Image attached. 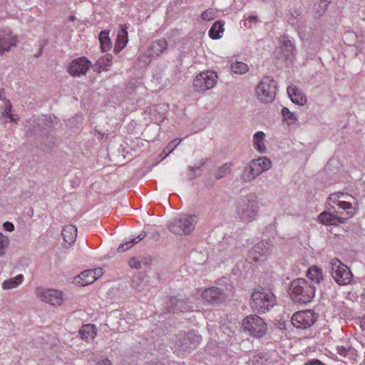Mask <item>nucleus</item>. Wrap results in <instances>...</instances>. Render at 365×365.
<instances>
[{
    "label": "nucleus",
    "instance_id": "f257e3e1",
    "mask_svg": "<svg viewBox=\"0 0 365 365\" xmlns=\"http://www.w3.org/2000/svg\"><path fill=\"white\" fill-rule=\"evenodd\" d=\"M316 287L308 279L298 278L289 284L288 293L291 299L299 304H307L315 296Z\"/></svg>",
    "mask_w": 365,
    "mask_h": 365
},
{
    "label": "nucleus",
    "instance_id": "f03ea898",
    "mask_svg": "<svg viewBox=\"0 0 365 365\" xmlns=\"http://www.w3.org/2000/svg\"><path fill=\"white\" fill-rule=\"evenodd\" d=\"M258 212L257 196L255 193H249L237 200L236 213L241 221L251 222L257 218Z\"/></svg>",
    "mask_w": 365,
    "mask_h": 365
},
{
    "label": "nucleus",
    "instance_id": "7ed1b4c3",
    "mask_svg": "<svg viewBox=\"0 0 365 365\" xmlns=\"http://www.w3.org/2000/svg\"><path fill=\"white\" fill-rule=\"evenodd\" d=\"M272 167L271 160L267 157H259L252 160L245 168L241 175V179L245 182L254 180L262 173Z\"/></svg>",
    "mask_w": 365,
    "mask_h": 365
},
{
    "label": "nucleus",
    "instance_id": "20e7f679",
    "mask_svg": "<svg viewBox=\"0 0 365 365\" xmlns=\"http://www.w3.org/2000/svg\"><path fill=\"white\" fill-rule=\"evenodd\" d=\"M276 304V297L271 292L255 291L250 299V307L254 312L258 314H264L272 308Z\"/></svg>",
    "mask_w": 365,
    "mask_h": 365
},
{
    "label": "nucleus",
    "instance_id": "39448f33",
    "mask_svg": "<svg viewBox=\"0 0 365 365\" xmlns=\"http://www.w3.org/2000/svg\"><path fill=\"white\" fill-rule=\"evenodd\" d=\"M242 332L255 338L264 336L267 331V325L262 318L256 314L247 316L242 320Z\"/></svg>",
    "mask_w": 365,
    "mask_h": 365
},
{
    "label": "nucleus",
    "instance_id": "423d86ee",
    "mask_svg": "<svg viewBox=\"0 0 365 365\" xmlns=\"http://www.w3.org/2000/svg\"><path fill=\"white\" fill-rule=\"evenodd\" d=\"M197 221V217L195 215L182 214L173 219L168 228L175 235H187L195 229Z\"/></svg>",
    "mask_w": 365,
    "mask_h": 365
},
{
    "label": "nucleus",
    "instance_id": "0eeeda50",
    "mask_svg": "<svg viewBox=\"0 0 365 365\" xmlns=\"http://www.w3.org/2000/svg\"><path fill=\"white\" fill-rule=\"evenodd\" d=\"M331 274L335 282L339 285H346L351 282L353 277L349 268L339 259L335 258L329 263Z\"/></svg>",
    "mask_w": 365,
    "mask_h": 365
},
{
    "label": "nucleus",
    "instance_id": "6e6552de",
    "mask_svg": "<svg viewBox=\"0 0 365 365\" xmlns=\"http://www.w3.org/2000/svg\"><path fill=\"white\" fill-rule=\"evenodd\" d=\"M276 90V82L273 78L264 76L256 89L257 98L263 103H270L275 98Z\"/></svg>",
    "mask_w": 365,
    "mask_h": 365
},
{
    "label": "nucleus",
    "instance_id": "1a4fd4ad",
    "mask_svg": "<svg viewBox=\"0 0 365 365\" xmlns=\"http://www.w3.org/2000/svg\"><path fill=\"white\" fill-rule=\"evenodd\" d=\"M217 74L214 71H204L194 79L193 86L197 92H205L212 88L217 83Z\"/></svg>",
    "mask_w": 365,
    "mask_h": 365
},
{
    "label": "nucleus",
    "instance_id": "9d476101",
    "mask_svg": "<svg viewBox=\"0 0 365 365\" xmlns=\"http://www.w3.org/2000/svg\"><path fill=\"white\" fill-rule=\"evenodd\" d=\"M317 317L318 314L312 309L299 311L292 315L291 322L297 329H306L316 322Z\"/></svg>",
    "mask_w": 365,
    "mask_h": 365
},
{
    "label": "nucleus",
    "instance_id": "9b49d317",
    "mask_svg": "<svg viewBox=\"0 0 365 365\" xmlns=\"http://www.w3.org/2000/svg\"><path fill=\"white\" fill-rule=\"evenodd\" d=\"M272 247L268 241L262 240L259 242L249 252V259L255 262L263 260L265 257L270 254Z\"/></svg>",
    "mask_w": 365,
    "mask_h": 365
},
{
    "label": "nucleus",
    "instance_id": "f8f14e48",
    "mask_svg": "<svg viewBox=\"0 0 365 365\" xmlns=\"http://www.w3.org/2000/svg\"><path fill=\"white\" fill-rule=\"evenodd\" d=\"M91 66V62L86 57L73 60L67 68L68 73L73 76L85 75Z\"/></svg>",
    "mask_w": 365,
    "mask_h": 365
},
{
    "label": "nucleus",
    "instance_id": "ddd939ff",
    "mask_svg": "<svg viewBox=\"0 0 365 365\" xmlns=\"http://www.w3.org/2000/svg\"><path fill=\"white\" fill-rule=\"evenodd\" d=\"M38 295L43 302L49 303L53 306H59L63 302L62 292L53 289H39Z\"/></svg>",
    "mask_w": 365,
    "mask_h": 365
},
{
    "label": "nucleus",
    "instance_id": "4468645a",
    "mask_svg": "<svg viewBox=\"0 0 365 365\" xmlns=\"http://www.w3.org/2000/svg\"><path fill=\"white\" fill-rule=\"evenodd\" d=\"M201 336L194 331H188L181 338L176 340V344L183 350L195 347L200 344Z\"/></svg>",
    "mask_w": 365,
    "mask_h": 365
},
{
    "label": "nucleus",
    "instance_id": "2eb2a0df",
    "mask_svg": "<svg viewBox=\"0 0 365 365\" xmlns=\"http://www.w3.org/2000/svg\"><path fill=\"white\" fill-rule=\"evenodd\" d=\"M202 299L210 304H220L225 301L226 295L223 290L218 287L206 289L202 294Z\"/></svg>",
    "mask_w": 365,
    "mask_h": 365
},
{
    "label": "nucleus",
    "instance_id": "dca6fc26",
    "mask_svg": "<svg viewBox=\"0 0 365 365\" xmlns=\"http://www.w3.org/2000/svg\"><path fill=\"white\" fill-rule=\"evenodd\" d=\"M279 48L283 53V58L286 61H292L295 55V47L293 42L287 36H282L279 38Z\"/></svg>",
    "mask_w": 365,
    "mask_h": 365
},
{
    "label": "nucleus",
    "instance_id": "f3484780",
    "mask_svg": "<svg viewBox=\"0 0 365 365\" xmlns=\"http://www.w3.org/2000/svg\"><path fill=\"white\" fill-rule=\"evenodd\" d=\"M319 220L324 225H338L344 223V218L342 215L339 212H322L319 215Z\"/></svg>",
    "mask_w": 365,
    "mask_h": 365
},
{
    "label": "nucleus",
    "instance_id": "a211bd4d",
    "mask_svg": "<svg viewBox=\"0 0 365 365\" xmlns=\"http://www.w3.org/2000/svg\"><path fill=\"white\" fill-rule=\"evenodd\" d=\"M16 45V40L11 36L10 31H0V54L9 51L12 46Z\"/></svg>",
    "mask_w": 365,
    "mask_h": 365
},
{
    "label": "nucleus",
    "instance_id": "6ab92c4d",
    "mask_svg": "<svg viewBox=\"0 0 365 365\" xmlns=\"http://www.w3.org/2000/svg\"><path fill=\"white\" fill-rule=\"evenodd\" d=\"M167 307L169 312L173 313L188 312L191 309L186 301L177 299L176 297H171L170 299L167 303Z\"/></svg>",
    "mask_w": 365,
    "mask_h": 365
},
{
    "label": "nucleus",
    "instance_id": "aec40b11",
    "mask_svg": "<svg viewBox=\"0 0 365 365\" xmlns=\"http://www.w3.org/2000/svg\"><path fill=\"white\" fill-rule=\"evenodd\" d=\"M287 93L290 100L295 104L303 106L307 102V98L302 91L295 86H289Z\"/></svg>",
    "mask_w": 365,
    "mask_h": 365
},
{
    "label": "nucleus",
    "instance_id": "412c9836",
    "mask_svg": "<svg viewBox=\"0 0 365 365\" xmlns=\"http://www.w3.org/2000/svg\"><path fill=\"white\" fill-rule=\"evenodd\" d=\"M307 277L309 281L315 284H319L324 279L322 270L317 266H312L307 272Z\"/></svg>",
    "mask_w": 365,
    "mask_h": 365
},
{
    "label": "nucleus",
    "instance_id": "4be33fe9",
    "mask_svg": "<svg viewBox=\"0 0 365 365\" xmlns=\"http://www.w3.org/2000/svg\"><path fill=\"white\" fill-rule=\"evenodd\" d=\"M167 41L163 39H158L150 45L148 53L150 56L155 57L161 54L167 48Z\"/></svg>",
    "mask_w": 365,
    "mask_h": 365
},
{
    "label": "nucleus",
    "instance_id": "5701e85b",
    "mask_svg": "<svg viewBox=\"0 0 365 365\" xmlns=\"http://www.w3.org/2000/svg\"><path fill=\"white\" fill-rule=\"evenodd\" d=\"M61 235L65 242L71 245L76 241L77 237V228L73 225H66L62 231Z\"/></svg>",
    "mask_w": 365,
    "mask_h": 365
},
{
    "label": "nucleus",
    "instance_id": "b1692460",
    "mask_svg": "<svg viewBox=\"0 0 365 365\" xmlns=\"http://www.w3.org/2000/svg\"><path fill=\"white\" fill-rule=\"evenodd\" d=\"M264 138L265 134L262 131H257L253 135V146L259 153H264L267 151Z\"/></svg>",
    "mask_w": 365,
    "mask_h": 365
},
{
    "label": "nucleus",
    "instance_id": "393cba45",
    "mask_svg": "<svg viewBox=\"0 0 365 365\" xmlns=\"http://www.w3.org/2000/svg\"><path fill=\"white\" fill-rule=\"evenodd\" d=\"M349 199L350 198H349L348 200L342 199L340 202H338L337 205L339 209L346 211L345 213L339 212V215H342L344 216V222L347 219L352 217L355 213L354 208L352 207L351 202H349Z\"/></svg>",
    "mask_w": 365,
    "mask_h": 365
},
{
    "label": "nucleus",
    "instance_id": "a878e982",
    "mask_svg": "<svg viewBox=\"0 0 365 365\" xmlns=\"http://www.w3.org/2000/svg\"><path fill=\"white\" fill-rule=\"evenodd\" d=\"M79 334L82 339L86 341L93 339L96 335L95 325L91 324L83 325L79 330Z\"/></svg>",
    "mask_w": 365,
    "mask_h": 365
},
{
    "label": "nucleus",
    "instance_id": "bb28decb",
    "mask_svg": "<svg viewBox=\"0 0 365 365\" xmlns=\"http://www.w3.org/2000/svg\"><path fill=\"white\" fill-rule=\"evenodd\" d=\"M126 29V25H120V30L118 31L115 50L117 48V47H118L120 49H122L127 44L128 41V36Z\"/></svg>",
    "mask_w": 365,
    "mask_h": 365
},
{
    "label": "nucleus",
    "instance_id": "cd10ccee",
    "mask_svg": "<svg viewBox=\"0 0 365 365\" xmlns=\"http://www.w3.org/2000/svg\"><path fill=\"white\" fill-rule=\"evenodd\" d=\"M223 243L229 244V246L224 250L228 257H233L239 254L240 248H237L235 245L236 241L235 239L232 237L225 238Z\"/></svg>",
    "mask_w": 365,
    "mask_h": 365
},
{
    "label": "nucleus",
    "instance_id": "c85d7f7f",
    "mask_svg": "<svg viewBox=\"0 0 365 365\" xmlns=\"http://www.w3.org/2000/svg\"><path fill=\"white\" fill-rule=\"evenodd\" d=\"M224 22L217 21L213 24L209 31V36L212 39H219L222 37L221 34L224 31Z\"/></svg>",
    "mask_w": 365,
    "mask_h": 365
},
{
    "label": "nucleus",
    "instance_id": "c756f323",
    "mask_svg": "<svg viewBox=\"0 0 365 365\" xmlns=\"http://www.w3.org/2000/svg\"><path fill=\"white\" fill-rule=\"evenodd\" d=\"M146 236L145 232H141L137 237L132 239L130 241L126 242L125 244H121L118 248V252H124L127 251L128 249L132 247L135 243L140 242L143 239H144Z\"/></svg>",
    "mask_w": 365,
    "mask_h": 365
},
{
    "label": "nucleus",
    "instance_id": "7c9ffc66",
    "mask_svg": "<svg viewBox=\"0 0 365 365\" xmlns=\"http://www.w3.org/2000/svg\"><path fill=\"white\" fill-rule=\"evenodd\" d=\"M281 113L283 116V120L287 123L288 125H293L296 124L297 118L296 115L291 112L289 108L283 107L281 110Z\"/></svg>",
    "mask_w": 365,
    "mask_h": 365
},
{
    "label": "nucleus",
    "instance_id": "2f4dec72",
    "mask_svg": "<svg viewBox=\"0 0 365 365\" xmlns=\"http://www.w3.org/2000/svg\"><path fill=\"white\" fill-rule=\"evenodd\" d=\"M24 276L18 274L16 277L5 280L2 283V287L4 289H11L17 287L23 281Z\"/></svg>",
    "mask_w": 365,
    "mask_h": 365
},
{
    "label": "nucleus",
    "instance_id": "473e14b6",
    "mask_svg": "<svg viewBox=\"0 0 365 365\" xmlns=\"http://www.w3.org/2000/svg\"><path fill=\"white\" fill-rule=\"evenodd\" d=\"M78 278L81 281L82 286L91 284L96 280V277H95V275H93V273L91 271V269H88L81 272L78 275Z\"/></svg>",
    "mask_w": 365,
    "mask_h": 365
},
{
    "label": "nucleus",
    "instance_id": "72a5a7b5",
    "mask_svg": "<svg viewBox=\"0 0 365 365\" xmlns=\"http://www.w3.org/2000/svg\"><path fill=\"white\" fill-rule=\"evenodd\" d=\"M230 68L233 73L240 75L246 73L249 70L247 64L241 61L232 62Z\"/></svg>",
    "mask_w": 365,
    "mask_h": 365
},
{
    "label": "nucleus",
    "instance_id": "f704fd0d",
    "mask_svg": "<svg viewBox=\"0 0 365 365\" xmlns=\"http://www.w3.org/2000/svg\"><path fill=\"white\" fill-rule=\"evenodd\" d=\"M99 40L101 42V47L103 51H106L111 47V41L108 36V33L106 31H102L100 33Z\"/></svg>",
    "mask_w": 365,
    "mask_h": 365
},
{
    "label": "nucleus",
    "instance_id": "c9c22d12",
    "mask_svg": "<svg viewBox=\"0 0 365 365\" xmlns=\"http://www.w3.org/2000/svg\"><path fill=\"white\" fill-rule=\"evenodd\" d=\"M349 198L353 199V197L344 192L333 193L329 197V205L334 203L338 205V202H340L342 199L348 200Z\"/></svg>",
    "mask_w": 365,
    "mask_h": 365
},
{
    "label": "nucleus",
    "instance_id": "e433bc0d",
    "mask_svg": "<svg viewBox=\"0 0 365 365\" xmlns=\"http://www.w3.org/2000/svg\"><path fill=\"white\" fill-rule=\"evenodd\" d=\"M232 163H224L215 172V178L216 180H220L230 173V168Z\"/></svg>",
    "mask_w": 365,
    "mask_h": 365
},
{
    "label": "nucleus",
    "instance_id": "4c0bfd02",
    "mask_svg": "<svg viewBox=\"0 0 365 365\" xmlns=\"http://www.w3.org/2000/svg\"><path fill=\"white\" fill-rule=\"evenodd\" d=\"M215 17V12L212 9H209L204 11L201 14V19L205 21H211Z\"/></svg>",
    "mask_w": 365,
    "mask_h": 365
},
{
    "label": "nucleus",
    "instance_id": "58836bf2",
    "mask_svg": "<svg viewBox=\"0 0 365 365\" xmlns=\"http://www.w3.org/2000/svg\"><path fill=\"white\" fill-rule=\"evenodd\" d=\"M9 245V239L0 232V256L4 254V249Z\"/></svg>",
    "mask_w": 365,
    "mask_h": 365
},
{
    "label": "nucleus",
    "instance_id": "ea45409f",
    "mask_svg": "<svg viewBox=\"0 0 365 365\" xmlns=\"http://www.w3.org/2000/svg\"><path fill=\"white\" fill-rule=\"evenodd\" d=\"M111 59H112V56L107 54L104 57L99 58L98 60L97 63L100 67L107 66L110 64Z\"/></svg>",
    "mask_w": 365,
    "mask_h": 365
},
{
    "label": "nucleus",
    "instance_id": "a19ab883",
    "mask_svg": "<svg viewBox=\"0 0 365 365\" xmlns=\"http://www.w3.org/2000/svg\"><path fill=\"white\" fill-rule=\"evenodd\" d=\"M331 0H319V1L314 4V9H317V6L322 9V12H325Z\"/></svg>",
    "mask_w": 365,
    "mask_h": 365
},
{
    "label": "nucleus",
    "instance_id": "79ce46f5",
    "mask_svg": "<svg viewBox=\"0 0 365 365\" xmlns=\"http://www.w3.org/2000/svg\"><path fill=\"white\" fill-rule=\"evenodd\" d=\"M128 264L131 268H135L136 269H139L142 267L141 262H140L138 259L135 257L131 258L129 260Z\"/></svg>",
    "mask_w": 365,
    "mask_h": 365
},
{
    "label": "nucleus",
    "instance_id": "37998d69",
    "mask_svg": "<svg viewBox=\"0 0 365 365\" xmlns=\"http://www.w3.org/2000/svg\"><path fill=\"white\" fill-rule=\"evenodd\" d=\"M336 351L339 355L346 357L349 354V349L344 346H338Z\"/></svg>",
    "mask_w": 365,
    "mask_h": 365
},
{
    "label": "nucleus",
    "instance_id": "c03bdc74",
    "mask_svg": "<svg viewBox=\"0 0 365 365\" xmlns=\"http://www.w3.org/2000/svg\"><path fill=\"white\" fill-rule=\"evenodd\" d=\"M178 139H174L172 140L166 147V149H168V153H170L172 150H173L180 143V140L178 142Z\"/></svg>",
    "mask_w": 365,
    "mask_h": 365
},
{
    "label": "nucleus",
    "instance_id": "a18cd8bd",
    "mask_svg": "<svg viewBox=\"0 0 365 365\" xmlns=\"http://www.w3.org/2000/svg\"><path fill=\"white\" fill-rule=\"evenodd\" d=\"M91 271L93 273V275H95V277H96V280L101 277L103 272V269L101 268V267H98V268H96L94 269H91Z\"/></svg>",
    "mask_w": 365,
    "mask_h": 365
},
{
    "label": "nucleus",
    "instance_id": "49530a36",
    "mask_svg": "<svg viewBox=\"0 0 365 365\" xmlns=\"http://www.w3.org/2000/svg\"><path fill=\"white\" fill-rule=\"evenodd\" d=\"M324 12H322V9L317 6V9L313 7V16L315 19H319Z\"/></svg>",
    "mask_w": 365,
    "mask_h": 365
},
{
    "label": "nucleus",
    "instance_id": "de8ad7c7",
    "mask_svg": "<svg viewBox=\"0 0 365 365\" xmlns=\"http://www.w3.org/2000/svg\"><path fill=\"white\" fill-rule=\"evenodd\" d=\"M3 227L5 230L9 231V232H12L14 230V225H13V223L8 222V221L5 222L3 224Z\"/></svg>",
    "mask_w": 365,
    "mask_h": 365
},
{
    "label": "nucleus",
    "instance_id": "09e8293b",
    "mask_svg": "<svg viewBox=\"0 0 365 365\" xmlns=\"http://www.w3.org/2000/svg\"><path fill=\"white\" fill-rule=\"evenodd\" d=\"M11 108H12V106L10 103L9 104H7L4 109V114L6 115L8 117H9L12 120H14L12 115L9 114V113L11 110Z\"/></svg>",
    "mask_w": 365,
    "mask_h": 365
},
{
    "label": "nucleus",
    "instance_id": "8fccbe9b",
    "mask_svg": "<svg viewBox=\"0 0 365 365\" xmlns=\"http://www.w3.org/2000/svg\"><path fill=\"white\" fill-rule=\"evenodd\" d=\"M208 160V159H205V160H201L200 165H198L197 166H195V167H190L189 168L192 170V171H195L196 170H198L200 168V167L202 165H203Z\"/></svg>",
    "mask_w": 365,
    "mask_h": 365
},
{
    "label": "nucleus",
    "instance_id": "3c124183",
    "mask_svg": "<svg viewBox=\"0 0 365 365\" xmlns=\"http://www.w3.org/2000/svg\"><path fill=\"white\" fill-rule=\"evenodd\" d=\"M99 365H112L109 359H104L101 362L99 363Z\"/></svg>",
    "mask_w": 365,
    "mask_h": 365
},
{
    "label": "nucleus",
    "instance_id": "603ef678",
    "mask_svg": "<svg viewBox=\"0 0 365 365\" xmlns=\"http://www.w3.org/2000/svg\"><path fill=\"white\" fill-rule=\"evenodd\" d=\"M361 327L365 330V318L361 320Z\"/></svg>",
    "mask_w": 365,
    "mask_h": 365
},
{
    "label": "nucleus",
    "instance_id": "864d4df0",
    "mask_svg": "<svg viewBox=\"0 0 365 365\" xmlns=\"http://www.w3.org/2000/svg\"><path fill=\"white\" fill-rule=\"evenodd\" d=\"M257 19V16H250L248 19L250 21L256 22Z\"/></svg>",
    "mask_w": 365,
    "mask_h": 365
},
{
    "label": "nucleus",
    "instance_id": "5fc2aeb1",
    "mask_svg": "<svg viewBox=\"0 0 365 365\" xmlns=\"http://www.w3.org/2000/svg\"><path fill=\"white\" fill-rule=\"evenodd\" d=\"M167 150H168V149H166V148H165V149L163 150V153H165L166 155H168L170 153H168V152L167 153Z\"/></svg>",
    "mask_w": 365,
    "mask_h": 365
},
{
    "label": "nucleus",
    "instance_id": "6e6d98bb",
    "mask_svg": "<svg viewBox=\"0 0 365 365\" xmlns=\"http://www.w3.org/2000/svg\"><path fill=\"white\" fill-rule=\"evenodd\" d=\"M133 287H135L136 289H138L137 285L135 284V281L133 282Z\"/></svg>",
    "mask_w": 365,
    "mask_h": 365
},
{
    "label": "nucleus",
    "instance_id": "4d7b16f0",
    "mask_svg": "<svg viewBox=\"0 0 365 365\" xmlns=\"http://www.w3.org/2000/svg\"><path fill=\"white\" fill-rule=\"evenodd\" d=\"M74 20V16H71V21H73Z\"/></svg>",
    "mask_w": 365,
    "mask_h": 365
},
{
    "label": "nucleus",
    "instance_id": "13d9d810",
    "mask_svg": "<svg viewBox=\"0 0 365 365\" xmlns=\"http://www.w3.org/2000/svg\"><path fill=\"white\" fill-rule=\"evenodd\" d=\"M193 178H195L194 175H193L192 176H191V177L190 178V179H192Z\"/></svg>",
    "mask_w": 365,
    "mask_h": 365
}]
</instances>
